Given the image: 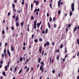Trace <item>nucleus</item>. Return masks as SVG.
<instances>
[{
  "label": "nucleus",
  "mask_w": 79,
  "mask_h": 79,
  "mask_svg": "<svg viewBox=\"0 0 79 79\" xmlns=\"http://www.w3.org/2000/svg\"><path fill=\"white\" fill-rule=\"evenodd\" d=\"M39 4V2L37 1H36V2H35V4L36 5H38Z\"/></svg>",
  "instance_id": "obj_39"
},
{
  "label": "nucleus",
  "mask_w": 79,
  "mask_h": 79,
  "mask_svg": "<svg viewBox=\"0 0 79 79\" xmlns=\"http://www.w3.org/2000/svg\"><path fill=\"white\" fill-rule=\"evenodd\" d=\"M10 12H8V13L7 15L8 16H10Z\"/></svg>",
  "instance_id": "obj_54"
},
{
  "label": "nucleus",
  "mask_w": 79,
  "mask_h": 79,
  "mask_svg": "<svg viewBox=\"0 0 79 79\" xmlns=\"http://www.w3.org/2000/svg\"><path fill=\"white\" fill-rule=\"evenodd\" d=\"M21 4H22V5H24V1H22V3H21Z\"/></svg>",
  "instance_id": "obj_41"
},
{
  "label": "nucleus",
  "mask_w": 79,
  "mask_h": 79,
  "mask_svg": "<svg viewBox=\"0 0 79 79\" xmlns=\"http://www.w3.org/2000/svg\"><path fill=\"white\" fill-rule=\"evenodd\" d=\"M47 17H48L49 16V14L48 13H47Z\"/></svg>",
  "instance_id": "obj_56"
},
{
  "label": "nucleus",
  "mask_w": 79,
  "mask_h": 79,
  "mask_svg": "<svg viewBox=\"0 0 79 79\" xmlns=\"http://www.w3.org/2000/svg\"><path fill=\"white\" fill-rule=\"evenodd\" d=\"M60 12H61V11H60V10H59L58 12V14L60 15Z\"/></svg>",
  "instance_id": "obj_34"
},
{
  "label": "nucleus",
  "mask_w": 79,
  "mask_h": 79,
  "mask_svg": "<svg viewBox=\"0 0 79 79\" xmlns=\"http://www.w3.org/2000/svg\"><path fill=\"white\" fill-rule=\"evenodd\" d=\"M63 47V44H62L61 45H60V48H62Z\"/></svg>",
  "instance_id": "obj_18"
},
{
  "label": "nucleus",
  "mask_w": 79,
  "mask_h": 79,
  "mask_svg": "<svg viewBox=\"0 0 79 79\" xmlns=\"http://www.w3.org/2000/svg\"><path fill=\"white\" fill-rule=\"evenodd\" d=\"M77 79H79V75L77 77Z\"/></svg>",
  "instance_id": "obj_64"
},
{
  "label": "nucleus",
  "mask_w": 79,
  "mask_h": 79,
  "mask_svg": "<svg viewBox=\"0 0 79 79\" xmlns=\"http://www.w3.org/2000/svg\"><path fill=\"white\" fill-rule=\"evenodd\" d=\"M29 68L28 67L27 68L26 71V72H28L29 71Z\"/></svg>",
  "instance_id": "obj_36"
},
{
  "label": "nucleus",
  "mask_w": 79,
  "mask_h": 79,
  "mask_svg": "<svg viewBox=\"0 0 79 79\" xmlns=\"http://www.w3.org/2000/svg\"><path fill=\"white\" fill-rule=\"evenodd\" d=\"M45 33V31L44 30L42 32V34H44Z\"/></svg>",
  "instance_id": "obj_59"
},
{
  "label": "nucleus",
  "mask_w": 79,
  "mask_h": 79,
  "mask_svg": "<svg viewBox=\"0 0 79 79\" xmlns=\"http://www.w3.org/2000/svg\"><path fill=\"white\" fill-rule=\"evenodd\" d=\"M61 1V0H59V1L58 2V3L60 4V2Z\"/></svg>",
  "instance_id": "obj_40"
},
{
  "label": "nucleus",
  "mask_w": 79,
  "mask_h": 79,
  "mask_svg": "<svg viewBox=\"0 0 79 79\" xmlns=\"http://www.w3.org/2000/svg\"><path fill=\"white\" fill-rule=\"evenodd\" d=\"M39 41L40 42H42L43 41V40L42 38H39Z\"/></svg>",
  "instance_id": "obj_19"
},
{
  "label": "nucleus",
  "mask_w": 79,
  "mask_h": 79,
  "mask_svg": "<svg viewBox=\"0 0 79 79\" xmlns=\"http://www.w3.org/2000/svg\"><path fill=\"white\" fill-rule=\"evenodd\" d=\"M2 74L4 77L6 76V73L5 71H4L2 72Z\"/></svg>",
  "instance_id": "obj_12"
},
{
  "label": "nucleus",
  "mask_w": 79,
  "mask_h": 79,
  "mask_svg": "<svg viewBox=\"0 0 79 79\" xmlns=\"http://www.w3.org/2000/svg\"><path fill=\"white\" fill-rule=\"evenodd\" d=\"M48 31V29H46L45 30V34H47V33Z\"/></svg>",
  "instance_id": "obj_33"
},
{
  "label": "nucleus",
  "mask_w": 79,
  "mask_h": 79,
  "mask_svg": "<svg viewBox=\"0 0 79 79\" xmlns=\"http://www.w3.org/2000/svg\"><path fill=\"white\" fill-rule=\"evenodd\" d=\"M41 24V22L40 21L39 23H37V26L38 27H39L40 25Z\"/></svg>",
  "instance_id": "obj_10"
},
{
  "label": "nucleus",
  "mask_w": 79,
  "mask_h": 79,
  "mask_svg": "<svg viewBox=\"0 0 79 79\" xmlns=\"http://www.w3.org/2000/svg\"><path fill=\"white\" fill-rule=\"evenodd\" d=\"M44 51H43L42 52V56H43L44 55Z\"/></svg>",
  "instance_id": "obj_51"
},
{
  "label": "nucleus",
  "mask_w": 79,
  "mask_h": 79,
  "mask_svg": "<svg viewBox=\"0 0 79 79\" xmlns=\"http://www.w3.org/2000/svg\"><path fill=\"white\" fill-rule=\"evenodd\" d=\"M30 58H29L28 59H27L26 60V63H27L29 61V60Z\"/></svg>",
  "instance_id": "obj_46"
},
{
  "label": "nucleus",
  "mask_w": 79,
  "mask_h": 79,
  "mask_svg": "<svg viewBox=\"0 0 79 79\" xmlns=\"http://www.w3.org/2000/svg\"><path fill=\"white\" fill-rule=\"evenodd\" d=\"M44 69L43 65H41L40 67V70L41 71L42 69Z\"/></svg>",
  "instance_id": "obj_13"
},
{
  "label": "nucleus",
  "mask_w": 79,
  "mask_h": 79,
  "mask_svg": "<svg viewBox=\"0 0 79 79\" xmlns=\"http://www.w3.org/2000/svg\"><path fill=\"white\" fill-rule=\"evenodd\" d=\"M49 6H50V7L52 9V4L51 3L50 4Z\"/></svg>",
  "instance_id": "obj_43"
},
{
  "label": "nucleus",
  "mask_w": 79,
  "mask_h": 79,
  "mask_svg": "<svg viewBox=\"0 0 79 79\" xmlns=\"http://www.w3.org/2000/svg\"><path fill=\"white\" fill-rule=\"evenodd\" d=\"M23 60V58L22 56H21L19 58V61H22Z\"/></svg>",
  "instance_id": "obj_16"
},
{
  "label": "nucleus",
  "mask_w": 79,
  "mask_h": 79,
  "mask_svg": "<svg viewBox=\"0 0 79 79\" xmlns=\"http://www.w3.org/2000/svg\"><path fill=\"white\" fill-rule=\"evenodd\" d=\"M7 44H8L7 42H6L5 43V47H6L7 46Z\"/></svg>",
  "instance_id": "obj_48"
},
{
  "label": "nucleus",
  "mask_w": 79,
  "mask_h": 79,
  "mask_svg": "<svg viewBox=\"0 0 79 79\" xmlns=\"http://www.w3.org/2000/svg\"><path fill=\"white\" fill-rule=\"evenodd\" d=\"M77 44L79 45V40L78 39H77Z\"/></svg>",
  "instance_id": "obj_26"
},
{
  "label": "nucleus",
  "mask_w": 79,
  "mask_h": 79,
  "mask_svg": "<svg viewBox=\"0 0 79 79\" xmlns=\"http://www.w3.org/2000/svg\"><path fill=\"white\" fill-rule=\"evenodd\" d=\"M41 60V58H39V59H38V63H40Z\"/></svg>",
  "instance_id": "obj_27"
},
{
  "label": "nucleus",
  "mask_w": 79,
  "mask_h": 79,
  "mask_svg": "<svg viewBox=\"0 0 79 79\" xmlns=\"http://www.w3.org/2000/svg\"><path fill=\"white\" fill-rule=\"evenodd\" d=\"M11 51H14V49L12 46H11Z\"/></svg>",
  "instance_id": "obj_14"
},
{
  "label": "nucleus",
  "mask_w": 79,
  "mask_h": 79,
  "mask_svg": "<svg viewBox=\"0 0 79 79\" xmlns=\"http://www.w3.org/2000/svg\"><path fill=\"white\" fill-rule=\"evenodd\" d=\"M24 23V22H22L21 23L20 25L21 26H23Z\"/></svg>",
  "instance_id": "obj_23"
},
{
  "label": "nucleus",
  "mask_w": 79,
  "mask_h": 79,
  "mask_svg": "<svg viewBox=\"0 0 79 79\" xmlns=\"http://www.w3.org/2000/svg\"><path fill=\"white\" fill-rule=\"evenodd\" d=\"M31 20H34L35 19L34 18L33 16V15H32L31 16Z\"/></svg>",
  "instance_id": "obj_20"
},
{
  "label": "nucleus",
  "mask_w": 79,
  "mask_h": 79,
  "mask_svg": "<svg viewBox=\"0 0 79 79\" xmlns=\"http://www.w3.org/2000/svg\"><path fill=\"white\" fill-rule=\"evenodd\" d=\"M33 8V4L31 3V9L32 10Z\"/></svg>",
  "instance_id": "obj_29"
},
{
  "label": "nucleus",
  "mask_w": 79,
  "mask_h": 79,
  "mask_svg": "<svg viewBox=\"0 0 79 79\" xmlns=\"http://www.w3.org/2000/svg\"><path fill=\"white\" fill-rule=\"evenodd\" d=\"M56 24H54V27L55 28H56Z\"/></svg>",
  "instance_id": "obj_42"
},
{
  "label": "nucleus",
  "mask_w": 79,
  "mask_h": 79,
  "mask_svg": "<svg viewBox=\"0 0 79 79\" xmlns=\"http://www.w3.org/2000/svg\"><path fill=\"white\" fill-rule=\"evenodd\" d=\"M22 69H21L18 73V74H20L22 72Z\"/></svg>",
  "instance_id": "obj_21"
},
{
  "label": "nucleus",
  "mask_w": 79,
  "mask_h": 79,
  "mask_svg": "<svg viewBox=\"0 0 79 79\" xmlns=\"http://www.w3.org/2000/svg\"><path fill=\"white\" fill-rule=\"evenodd\" d=\"M41 64H42V65H43V66H44V63H43L42 61L41 62Z\"/></svg>",
  "instance_id": "obj_31"
},
{
  "label": "nucleus",
  "mask_w": 79,
  "mask_h": 79,
  "mask_svg": "<svg viewBox=\"0 0 79 79\" xmlns=\"http://www.w3.org/2000/svg\"><path fill=\"white\" fill-rule=\"evenodd\" d=\"M16 16L15 15H14L12 16V18L13 19H15V18Z\"/></svg>",
  "instance_id": "obj_52"
},
{
  "label": "nucleus",
  "mask_w": 79,
  "mask_h": 79,
  "mask_svg": "<svg viewBox=\"0 0 79 79\" xmlns=\"http://www.w3.org/2000/svg\"><path fill=\"white\" fill-rule=\"evenodd\" d=\"M14 2L15 3H16L17 2V0H14Z\"/></svg>",
  "instance_id": "obj_61"
},
{
  "label": "nucleus",
  "mask_w": 79,
  "mask_h": 79,
  "mask_svg": "<svg viewBox=\"0 0 79 79\" xmlns=\"http://www.w3.org/2000/svg\"><path fill=\"white\" fill-rule=\"evenodd\" d=\"M2 57V58H4V53H3L1 55Z\"/></svg>",
  "instance_id": "obj_28"
},
{
  "label": "nucleus",
  "mask_w": 79,
  "mask_h": 79,
  "mask_svg": "<svg viewBox=\"0 0 79 79\" xmlns=\"http://www.w3.org/2000/svg\"><path fill=\"white\" fill-rule=\"evenodd\" d=\"M23 45L24 46H26V43L25 42H23Z\"/></svg>",
  "instance_id": "obj_55"
},
{
  "label": "nucleus",
  "mask_w": 79,
  "mask_h": 79,
  "mask_svg": "<svg viewBox=\"0 0 79 79\" xmlns=\"http://www.w3.org/2000/svg\"><path fill=\"white\" fill-rule=\"evenodd\" d=\"M42 46H40V47L39 49V51L40 52V53L41 54L42 53Z\"/></svg>",
  "instance_id": "obj_5"
},
{
  "label": "nucleus",
  "mask_w": 79,
  "mask_h": 79,
  "mask_svg": "<svg viewBox=\"0 0 79 79\" xmlns=\"http://www.w3.org/2000/svg\"><path fill=\"white\" fill-rule=\"evenodd\" d=\"M19 22H16V26L17 27H19Z\"/></svg>",
  "instance_id": "obj_8"
},
{
  "label": "nucleus",
  "mask_w": 79,
  "mask_h": 79,
  "mask_svg": "<svg viewBox=\"0 0 79 79\" xmlns=\"http://www.w3.org/2000/svg\"><path fill=\"white\" fill-rule=\"evenodd\" d=\"M17 67H16L15 68L14 70V72H15V71H16L17 70Z\"/></svg>",
  "instance_id": "obj_47"
},
{
  "label": "nucleus",
  "mask_w": 79,
  "mask_h": 79,
  "mask_svg": "<svg viewBox=\"0 0 79 79\" xmlns=\"http://www.w3.org/2000/svg\"><path fill=\"white\" fill-rule=\"evenodd\" d=\"M11 30H12V31H14V29H15V28L13 27H11Z\"/></svg>",
  "instance_id": "obj_35"
},
{
  "label": "nucleus",
  "mask_w": 79,
  "mask_h": 79,
  "mask_svg": "<svg viewBox=\"0 0 79 79\" xmlns=\"http://www.w3.org/2000/svg\"><path fill=\"white\" fill-rule=\"evenodd\" d=\"M23 49L24 50H25L26 49L25 47H23Z\"/></svg>",
  "instance_id": "obj_49"
},
{
  "label": "nucleus",
  "mask_w": 79,
  "mask_h": 79,
  "mask_svg": "<svg viewBox=\"0 0 79 79\" xmlns=\"http://www.w3.org/2000/svg\"><path fill=\"white\" fill-rule=\"evenodd\" d=\"M19 19V16L17 15L15 19V22H18V20Z\"/></svg>",
  "instance_id": "obj_7"
},
{
  "label": "nucleus",
  "mask_w": 79,
  "mask_h": 79,
  "mask_svg": "<svg viewBox=\"0 0 79 79\" xmlns=\"http://www.w3.org/2000/svg\"><path fill=\"white\" fill-rule=\"evenodd\" d=\"M68 31V27H66V33H67Z\"/></svg>",
  "instance_id": "obj_24"
},
{
  "label": "nucleus",
  "mask_w": 79,
  "mask_h": 79,
  "mask_svg": "<svg viewBox=\"0 0 79 79\" xmlns=\"http://www.w3.org/2000/svg\"><path fill=\"white\" fill-rule=\"evenodd\" d=\"M3 60H1L0 62V64H3Z\"/></svg>",
  "instance_id": "obj_50"
},
{
  "label": "nucleus",
  "mask_w": 79,
  "mask_h": 79,
  "mask_svg": "<svg viewBox=\"0 0 79 79\" xmlns=\"http://www.w3.org/2000/svg\"><path fill=\"white\" fill-rule=\"evenodd\" d=\"M74 3H72L71 4V9H72V11L73 12L74 10Z\"/></svg>",
  "instance_id": "obj_2"
},
{
  "label": "nucleus",
  "mask_w": 79,
  "mask_h": 79,
  "mask_svg": "<svg viewBox=\"0 0 79 79\" xmlns=\"http://www.w3.org/2000/svg\"><path fill=\"white\" fill-rule=\"evenodd\" d=\"M6 49H4V54H6Z\"/></svg>",
  "instance_id": "obj_37"
},
{
  "label": "nucleus",
  "mask_w": 79,
  "mask_h": 79,
  "mask_svg": "<svg viewBox=\"0 0 79 79\" xmlns=\"http://www.w3.org/2000/svg\"><path fill=\"white\" fill-rule=\"evenodd\" d=\"M72 15H73V13H72V11L70 10V12L69 13V15L70 16H71Z\"/></svg>",
  "instance_id": "obj_17"
},
{
  "label": "nucleus",
  "mask_w": 79,
  "mask_h": 79,
  "mask_svg": "<svg viewBox=\"0 0 79 79\" xmlns=\"http://www.w3.org/2000/svg\"><path fill=\"white\" fill-rule=\"evenodd\" d=\"M37 22L36 21H35L34 22V28L35 29H36V23Z\"/></svg>",
  "instance_id": "obj_6"
},
{
  "label": "nucleus",
  "mask_w": 79,
  "mask_h": 79,
  "mask_svg": "<svg viewBox=\"0 0 79 79\" xmlns=\"http://www.w3.org/2000/svg\"><path fill=\"white\" fill-rule=\"evenodd\" d=\"M34 42L35 43H37L38 42V40L37 39H35L34 40Z\"/></svg>",
  "instance_id": "obj_30"
},
{
  "label": "nucleus",
  "mask_w": 79,
  "mask_h": 79,
  "mask_svg": "<svg viewBox=\"0 0 79 79\" xmlns=\"http://www.w3.org/2000/svg\"><path fill=\"white\" fill-rule=\"evenodd\" d=\"M56 51V52H60V50H57Z\"/></svg>",
  "instance_id": "obj_57"
},
{
  "label": "nucleus",
  "mask_w": 79,
  "mask_h": 79,
  "mask_svg": "<svg viewBox=\"0 0 79 79\" xmlns=\"http://www.w3.org/2000/svg\"><path fill=\"white\" fill-rule=\"evenodd\" d=\"M5 33V31H2V34H4Z\"/></svg>",
  "instance_id": "obj_44"
},
{
  "label": "nucleus",
  "mask_w": 79,
  "mask_h": 79,
  "mask_svg": "<svg viewBox=\"0 0 79 79\" xmlns=\"http://www.w3.org/2000/svg\"><path fill=\"white\" fill-rule=\"evenodd\" d=\"M65 38V35L62 34V36H61V40H64Z\"/></svg>",
  "instance_id": "obj_9"
},
{
  "label": "nucleus",
  "mask_w": 79,
  "mask_h": 79,
  "mask_svg": "<svg viewBox=\"0 0 79 79\" xmlns=\"http://www.w3.org/2000/svg\"><path fill=\"white\" fill-rule=\"evenodd\" d=\"M52 45L53 46H54L55 45V42H53L52 44Z\"/></svg>",
  "instance_id": "obj_60"
},
{
  "label": "nucleus",
  "mask_w": 79,
  "mask_h": 79,
  "mask_svg": "<svg viewBox=\"0 0 79 79\" xmlns=\"http://www.w3.org/2000/svg\"><path fill=\"white\" fill-rule=\"evenodd\" d=\"M8 54L9 55V56H10V52L8 53Z\"/></svg>",
  "instance_id": "obj_63"
},
{
  "label": "nucleus",
  "mask_w": 79,
  "mask_h": 79,
  "mask_svg": "<svg viewBox=\"0 0 79 79\" xmlns=\"http://www.w3.org/2000/svg\"><path fill=\"white\" fill-rule=\"evenodd\" d=\"M60 4H58V7L59 8H60Z\"/></svg>",
  "instance_id": "obj_53"
},
{
  "label": "nucleus",
  "mask_w": 79,
  "mask_h": 79,
  "mask_svg": "<svg viewBox=\"0 0 79 79\" xmlns=\"http://www.w3.org/2000/svg\"><path fill=\"white\" fill-rule=\"evenodd\" d=\"M52 59V57H51L50 58V62H51Z\"/></svg>",
  "instance_id": "obj_62"
},
{
  "label": "nucleus",
  "mask_w": 79,
  "mask_h": 79,
  "mask_svg": "<svg viewBox=\"0 0 79 79\" xmlns=\"http://www.w3.org/2000/svg\"><path fill=\"white\" fill-rule=\"evenodd\" d=\"M48 27L49 28H51V26H50L49 23L48 22Z\"/></svg>",
  "instance_id": "obj_15"
},
{
  "label": "nucleus",
  "mask_w": 79,
  "mask_h": 79,
  "mask_svg": "<svg viewBox=\"0 0 79 79\" xmlns=\"http://www.w3.org/2000/svg\"><path fill=\"white\" fill-rule=\"evenodd\" d=\"M55 19H55V18L54 17H53V21H55Z\"/></svg>",
  "instance_id": "obj_58"
},
{
  "label": "nucleus",
  "mask_w": 79,
  "mask_h": 79,
  "mask_svg": "<svg viewBox=\"0 0 79 79\" xmlns=\"http://www.w3.org/2000/svg\"><path fill=\"white\" fill-rule=\"evenodd\" d=\"M71 26V23H70V24H68V25L67 27H68V28H69V27H70Z\"/></svg>",
  "instance_id": "obj_25"
},
{
  "label": "nucleus",
  "mask_w": 79,
  "mask_h": 79,
  "mask_svg": "<svg viewBox=\"0 0 79 79\" xmlns=\"http://www.w3.org/2000/svg\"><path fill=\"white\" fill-rule=\"evenodd\" d=\"M9 64H10V63L8 62V64H7V65H6V66L4 67V68H5V69L6 70L7 69V67L8 68L9 67Z\"/></svg>",
  "instance_id": "obj_4"
},
{
  "label": "nucleus",
  "mask_w": 79,
  "mask_h": 79,
  "mask_svg": "<svg viewBox=\"0 0 79 79\" xmlns=\"http://www.w3.org/2000/svg\"><path fill=\"white\" fill-rule=\"evenodd\" d=\"M12 7H13V8H15V4L13 3L12 4Z\"/></svg>",
  "instance_id": "obj_32"
},
{
  "label": "nucleus",
  "mask_w": 79,
  "mask_h": 79,
  "mask_svg": "<svg viewBox=\"0 0 79 79\" xmlns=\"http://www.w3.org/2000/svg\"><path fill=\"white\" fill-rule=\"evenodd\" d=\"M55 71L54 70H52V73H55Z\"/></svg>",
  "instance_id": "obj_45"
},
{
  "label": "nucleus",
  "mask_w": 79,
  "mask_h": 79,
  "mask_svg": "<svg viewBox=\"0 0 79 79\" xmlns=\"http://www.w3.org/2000/svg\"><path fill=\"white\" fill-rule=\"evenodd\" d=\"M40 10L39 8H38V9H35V10H34V13H35L36 12V11H36V16H37L38 15H39L38 12L40 11Z\"/></svg>",
  "instance_id": "obj_1"
},
{
  "label": "nucleus",
  "mask_w": 79,
  "mask_h": 79,
  "mask_svg": "<svg viewBox=\"0 0 79 79\" xmlns=\"http://www.w3.org/2000/svg\"><path fill=\"white\" fill-rule=\"evenodd\" d=\"M77 28V27H74V28H73V33H75V32L76 31Z\"/></svg>",
  "instance_id": "obj_11"
},
{
  "label": "nucleus",
  "mask_w": 79,
  "mask_h": 79,
  "mask_svg": "<svg viewBox=\"0 0 79 79\" xmlns=\"http://www.w3.org/2000/svg\"><path fill=\"white\" fill-rule=\"evenodd\" d=\"M52 19L51 18V17H50V19H49V22H52Z\"/></svg>",
  "instance_id": "obj_38"
},
{
  "label": "nucleus",
  "mask_w": 79,
  "mask_h": 79,
  "mask_svg": "<svg viewBox=\"0 0 79 79\" xmlns=\"http://www.w3.org/2000/svg\"><path fill=\"white\" fill-rule=\"evenodd\" d=\"M50 44V42L48 41H47L46 42V43H44V47H46V45L47 46H48Z\"/></svg>",
  "instance_id": "obj_3"
},
{
  "label": "nucleus",
  "mask_w": 79,
  "mask_h": 79,
  "mask_svg": "<svg viewBox=\"0 0 79 79\" xmlns=\"http://www.w3.org/2000/svg\"><path fill=\"white\" fill-rule=\"evenodd\" d=\"M56 59L57 60H59V55H57V56L56 57Z\"/></svg>",
  "instance_id": "obj_22"
}]
</instances>
